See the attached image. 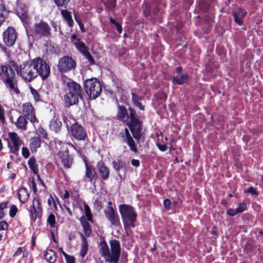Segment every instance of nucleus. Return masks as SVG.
Here are the masks:
<instances>
[{"mask_svg":"<svg viewBox=\"0 0 263 263\" xmlns=\"http://www.w3.org/2000/svg\"><path fill=\"white\" fill-rule=\"evenodd\" d=\"M10 11L6 5L2 2L0 3V26L5 22L9 14Z\"/></svg>","mask_w":263,"mask_h":263,"instance_id":"aec40b11","label":"nucleus"},{"mask_svg":"<svg viewBox=\"0 0 263 263\" xmlns=\"http://www.w3.org/2000/svg\"><path fill=\"white\" fill-rule=\"evenodd\" d=\"M81 237L82 238V245L80 254L82 257H84L86 255L87 252L88 243L86 238L82 233L81 234Z\"/></svg>","mask_w":263,"mask_h":263,"instance_id":"cd10ccee","label":"nucleus"},{"mask_svg":"<svg viewBox=\"0 0 263 263\" xmlns=\"http://www.w3.org/2000/svg\"><path fill=\"white\" fill-rule=\"evenodd\" d=\"M124 228L135 227L137 214L134 208L129 205L121 204L119 206Z\"/></svg>","mask_w":263,"mask_h":263,"instance_id":"39448f33","label":"nucleus"},{"mask_svg":"<svg viewBox=\"0 0 263 263\" xmlns=\"http://www.w3.org/2000/svg\"><path fill=\"white\" fill-rule=\"evenodd\" d=\"M246 208V204L243 203H239L238 207H237L235 210L237 213H240L243 212Z\"/></svg>","mask_w":263,"mask_h":263,"instance_id":"c03bdc74","label":"nucleus"},{"mask_svg":"<svg viewBox=\"0 0 263 263\" xmlns=\"http://www.w3.org/2000/svg\"><path fill=\"white\" fill-rule=\"evenodd\" d=\"M8 203V202H4L0 204V210H3V209H6Z\"/></svg>","mask_w":263,"mask_h":263,"instance_id":"bf43d9fd","label":"nucleus"},{"mask_svg":"<svg viewBox=\"0 0 263 263\" xmlns=\"http://www.w3.org/2000/svg\"><path fill=\"white\" fill-rule=\"evenodd\" d=\"M117 118L122 122L128 124L130 122V115H128L127 110L123 105H118Z\"/></svg>","mask_w":263,"mask_h":263,"instance_id":"a211bd4d","label":"nucleus"},{"mask_svg":"<svg viewBox=\"0 0 263 263\" xmlns=\"http://www.w3.org/2000/svg\"><path fill=\"white\" fill-rule=\"evenodd\" d=\"M132 100L133 103L136 106L138 107L140 110H143L144 107L139 102L142 100V97L138 96L137 94L134 92L132 93Z\"/></svg>","mask_w":263,"mask_h":263,"instance_id":"7c9ffc66","label":"nucleus"},{"mask_svg":"<svg viewBox=\"0 0 263 263\" xmlns=\"http://www.w3.org/2000/svg\"><path fill=\"white\" fill-rule=\"evenodd\" d=\"M112 163L114 168L117 172L120 171L121 169L125 167V163L121 160L114 161Z\"/></svg>","mask_w":263,"mask_h":263,"instance_id":"c9c22d12","label":"nucleus"},{"mask_svg":"<svg viewBox=\"0 0 263 263\" xmlns=\"http://www.w3.org/2000/svg\"><path fill=\"white\" fill-rule=\"evenodd\" d=\"M44 257L49 263H54L57 259L55 252L50 249L45 253Z\"/></svg>","mask_w":263,"mask_h":263,"instance_id":"c85d7f7f","label":"nucleus"},{"mask_svg":"<svg viewBox=\"0 0 263 263\" xmlns=\"http://www.w3.org/2000/svg\"><path fill=\"white\" fill-rule=\"evenodd\" d=\"M63 82L67 91L64 96V100L66 106L69 107L77 104L79 98H83V90L79 84L66 77L63 78Z\"/></svg>","mask_w":263,"mask_h":263,"instance_id":"f257e3e1","label":"nucleus"},{"mask_svg":"<svg viewBox=\"0 0 263 263\" xmlns=\"http://www.w3.org/2000/svg\"><path fill=\"white\" fill-rule=\"evenodd\" d=\"M12 66L16 69L17 73L26 81L30 82L36 77L35 71L34 60L23 63L18 66L14 61H10Z\"/></svg>","mask_w":263,"mask_h":263,"instance_id":"20e7f679","label":"nucleus"},{"mask_svg":"<svg viewBox=\"0 0 263 263\" xmlns=\"http://www.w3.org/2000/svg\"><path fill=\"white\" fill-rule=\"evenodd\" d=\"M66 210L70 216H72V213L70 209L68 207H66Z\"/></svg>","mask_w":263,"mask_h":263,"instance_id":"338daca9","label":"nucleus"},{"mask_svg":"<svg viewBox=\"0 0 263 263\" xmlns=\"http://www.w3.org/2000/svg\"><path fill=\"white\" fill-rule=\"evenodd\" d=\"M65 259L67 263H75V258L73 256L66 255Z\"/></svg>","mask_w":263,"mask_h":263,"instance_id":"8fccbe9b","label":"nucleus"},{"mask_svg":"<svg viewBox=\"0 0 263 263\" xmlns=\"http://www.w3.org/2000/svg\"><path fill=\"white\" fill-rule=\"evenodd\" d=\"M189 80V76L183 73L180 74H176L172 79V82L174 84L182 85L186 83Z\"/></svg>","mask_w":263,"mask_h":263,"instance_id":"412c9836","label":"nucleus"},{"mask_svg":"<svg viewBox=\"0 0 263 263\" xmlns=\"http://www.w3.org/2000/svg\"><path fill=\"white\" fill-rule=\"evenodd\" d=\"M247 12L241 9L233 12V16L236 23L241 26L243 24V18L246 16Z\"/></svg>","mask_w":263,"mask_h":263,"instance_id":"4be33fe9","label":"nucleus"},{"mask_svg":"<svg viewBox=\"0 0 263 263\" xmlns=\"http://www.w3.org/2000/svg\"><path fill=\"white\" fill-rule=\"evenodd\" d=\"M84 87L90 99H95L98 97L102 90L100 82L96 78H91L85 80Z\"/></svg>","mask_w":263,"mask_h":263,"instance_id":"423d86ee","label":"nucleus"},{"mask_svg":"<svg viewBox=\"0 0 263 263\" xmlns=\"http://www.w3.org/2000/svg\"><path fill=\"white\" fill-rule=\"evenodd\" d=\"M61 126V121L58 116H54L50 122L49 127L50 129L57 133L60 130Z\"/></svg>","mask_w":263,"mask_h":263,"instance_id":"393cba45","label":"nucleus"},{"mask_svg":"<svg viewBox=\"0 0 263 263\" xmlns=\"http://www.w3.org/2000/svg\"><path fill=\"white\" fill-rule=\"evenodd\" d=\"M104 212L105 217L112 225L116 227L120 226L119 217L114 208H106Z\"/></svg>","mask_w":263,"mask_h":263,"instance_id":"ddd939ff","label":"nucleus"},{"mask_svg":"<svg viewBox=\"0 0 263 263\" xmlns=\"http://www.w3.org/2000/svg\"><path fill=\"white\" fill-rule=\"evenodd\" d=\"M17 37V33L12 27H8L3 33V42L8 47H12L14 44Z\"/></svg>","mask_w":263,"mask_h":263,"instance_id":"f8f14e48","label":"nucleus"},{"mask_svg":"<svg viewBox=\"0 0 263 263\" xmlns=\"http://www.w3.org/2000/svg\"><path fill=\"white\" fill-rule=\"evenodd\" d=\"M182 68L181 67H178L176 68V74H180L181 73V71Z\"/></svg>","mask_w":263,"mask_h":263,"instance_id":"e2e57ef3","label":"nucleus"},{"mask_svg":"<svg viewBox=\"0 0 263 263\" xmlns=\"http://www.w3.org/2000/svg\"><path fill=\"white\" fill-rule=\"evenodd\" d=\"M34 63L36 77L39 75L43 80L46 79L50 73V68L49 65L40 58L34 59Z\"/></svg>","mask_w":263,"mask_h":263,"instance_id":"9d476101","label":"nucleus"},{"mask_svg":"<svg viewBox=\"0 0 263 263\" xmlns=\"http://www.w3.org/2000/svg\"><path fill=\"white\" fill-rule=\"evenodd\" d=\"M61 14L63 16L64 20L67 22L68 26L70 27L73 26V22L72 19L70 12L68 11L67 10H62Z\"/></svg>","mask_w":263,"mask_h":263,"instance_id":"2f4dec72","label":"nucleus"},{"mask_svg":"<svg viewBox=\"0 0 263 263\" xmlns=\"http://www.w3.org/2000/svg\"><path fill=\"white\" fill-rule=\"evenodd\" d=\"M30 169L35 174H37L39 171L36 160L34 157H31L28 161Z\"/></svg>","mask_w":263,"mask_h":263,"instance_id":"72a5a7b5","label":"nucleus"},{"mask_svg":"<svg viewBox=\"0 0 263 263\" xmlns=\"http://www.w3.org/2000/svg\"><path fill=\"white\" fill-rule=\"evenodd\" d=\"M70 119H68L67 118H64L63 119L64 122L67 127L71 125L70 133L72 136L78 140H85L87 137L84 128L76 122L73 119H72L73 123H71L69 121Z\"/></svg>","mask_w":263,"mask_h":263,"instance_id":"6e6552de","label":"nucleus"},{"mask_svg":"<svg viewBox=\"0 0 263 263\" xmlns=\"http://www.w3.org/2000/svg\"><path fill=\"white\" fill-rule=\"evenodd\" d=\"M32 94L34 96L35 100L36 101H38L40 99V96L39 93L36 91L34 90L33 91H32Z\"/></svg>","mask_w":263,"mask_h":263,"instance_id":"4d7b16f0","label":"nucleus"},{"mask_svg":"<svg viewBox=\"0 0 263 263\" xmlns=\"http://www.w3.org/2000/svg\"><path fill=\"white\" fill-rule=\"evenodd\" d=\"M69 196V194L68 191H66L64 194V198H68Z\"/></svg>","mask_w":263,"mask_h":263,"instance_id":"774afa93","label":"nucleus"},{"mask_svg":"<svg viewBox=\"0 0 263 263\" xmlns=\"http://www.w3.org/2000/svg\"><path fill=\"white\" fill-rule=\"evenodd\" d=\"M26 118V117L25 116H20L16 121L13 122L12 119H11V120L17 128L22 130H25L27 129V125L28 123Z\"/></svg>","mask_w":263,"mask_h":263,"instance_id":"5701e85b","label":"nucleus"},{"mask_svg":"<svg viewBox=\"0 0 263 263\" xmlns=\"http://www.w3.org/2000/svg\"><path fill=\"white\" fill-rule=\"evenodd\" d=\"M157 146L159 149L162 152H165L167 149V146L165 144H157Z\"/></svg>","mask_w":263,"mask_h":263,"instance_id":"5fc2aeb1","label":"nucleus"},{"mask_svg":"<svg viewBox=\"0 0 263 263\" xmlns=\"http://www.w3.org/2000/svg\"><path fill=\"white\" fill-rule=\"evenodd\" d=\"M47 222L50 225L51 227H54L55 220V216L53 214H50L48 218H47Z\"/></svg>","mask_w":263,"mask_h":263,"instance_id":"4c0bfd02","label":"nucleus"},{"mask_svg":"<svg viewBox=\"0 0 263 263\" xmlns=\"http://www.w3.org/2000/svg\"><path fill=\"white\" fill-rule=\"evenodd\" d=\"M132 164L133 165V166H135L136 167H138L140 165V162H139V161L138 160H136V159H133L132 160Z\"/></svg>","mask_w":263,"mask_h":263,"instance_id":"6e6d98bb","label":"nucleus"},{"mask_svg":"<svg viewBox=\"0 0 263 263\" xmlns=\"http://www.w3.org/2000/svg\"><path fill=\"white\" fill-rule=\"evenodd\" d=\"M82 54L88 60L90 64H95V60L89 51H87Z\"/></svg>","mask_w":263,"mask_h":263,"instance_id":"58836bf2","label":"nucleus"},{"mask_svg":"<svg viewBox=\"0 0 263 263\" xmlns=\"http://www.w3.org/2000/svg\"><path fill=\"white\" fill-rule=\"evenodd\" d=\"M17 212V209L15 205H12L10 207L9 215L11 217H14Z\"/></svg>","mask_w":263,"mask_h":263,"instance_id":"79ce46f5","label":"nucleus"},{"mask_svg":"<svg viewBox=\"0 0 263 263\" xmlns=\"http://www.w3.org/2000/svg\"><path fill=\"white\" fill-rule=\"evenodd\" d=\"M84 210H85V216L87 217V219L89 221H92V215L91 213L90 209L89 206L86 204H84Z\"/></svg>","mask_w":263,"mask_h":263,"instance_id":"e433bc0d","label":"nucleus"},{"mask_svg":"<svg viewBox=\"0 0 263 263\" xmlns=\"http://www.w3.org/2000/svg\"><path fill=\"white\" fill-rule=\"evenodd\" d=\"M51 24L52 27L54 28V31L57 32L58 31V26L57 23L55 22L52 21V22H51Z\"/></svg>","mask_w":263,"mask_h":263,"instance_id":"13d9d810","label":"nucleus"},{"mask_svg":"<svg viewBox=\"0 0 263 263\" xmlns=\"http://www.w3.org/2000/svg\"><path fill=\"white\" fill-rule=\"evenodd\" d=\"M39 133L43 138L47 139L48 134L47 132L42 127L39 128Z\"/></svg>","mask_w":263,"mask_h":263,"instance_id":"a18cd8bd","label":"nucleus"},{"mask_svg":"<svg viewBox=\"0 0 263 263\" xmlns=\"http://www.w3.org/2000/svg\"><path fill=\"white\" fill-rule=\"evenodd\" d=\"M130 111V122L127 124L133 135L136 140H140L142 136V122L139 120L136 111L131 108H129Z\"/></svg>","mask_w":263,"mask_h":263,"instance_id":"0eeeda50","label":"nucleus"},{"mask_svg":"<svg viewBox=\"0 0 263 263\" xmlns=\"http://www.w3.org/2000/svg\"><path fill=\"white\" fill-rule=\"evenodd\" d=\"M109 21H110V23L112 24H114L115 25L117 24L118 23L112 18V17H110L109 18Z\"/></svg>","mask_w":263,"mask_h":263,"instance_id":"69168bd1","label":"nucleus"},{"mask_svg":"<svg viewBox=\"0 0 263 263\" xmlns=\"http://www.w3.org/2000/svg\"><path fill=\"white\" fill-rule=\"evenodd\" d=\"M54 2L58 6L66 7L69 0H54Z\"/></svg>","mask_w":263,"mask_h":263,"instance_id":"ea45409f","label":"nucleus"},{"mask_svg":"<svg viewBox=\"0 0 263 263\" xmlns=\"http://www.w3.org/2000/svg\"><path fill=\"white\" fill-rule=\"evenodd\" d=\"M76 67V62L70 57L64 56L61 58L59 61L58 67L61 72H66L72 69H74Z\"/></svg>","mask_w":263,"mask_h":263,"instance_id":"9b49d317","label":"nucleus"},{"mask_svg":"<svg viewBox=\"0 0 263 263\" xmlns=\"http://www.w3.org/2000/svg\"><path fill=\"white\" fill-rule=\"evenodd\" d=\"M109 245L110 249L105 240L101 241L99 245L100 253L106 261L117 263L121 252L120 242L116 239H111L109 241Z\"/></svg>","mask_w":263,"mask_h":263,"instance_id":"f03ea898","label":"nucleus"},{"mask_svg":"<svg viewBox=\"0 0 263 263\" xmlns=\"http://www.w3.org/2000/svg\"><path fill=\"white\" fill-rule=\"evenodd\" d=\"M171 201L170 199H166L165 200H164V201H163V204H164V206L165 207V208L166 209H170V204H171Z\"/></svg>","mask_w":263,"mask_h":263,"instance_id":"603ef678","label":"nucleus"},{"mask_svg":"<svg viewBox=\"0 0 263 263\" xmlns=\"http://www.w3.org/2000/svg\"><path fill=\"white\" fill-rule=\"evenodd\" d=\"M117 30L118 31L119 33H121L122 31V27L121 25L118 23L116 24V25Z\"/></svg>","mask_w":263,"mask_h":263,"instance_id":"680f3d73","label":"nucleus"},{"mask_svg":"<svg viewBox=\"0 0 263 263\" xmlns=\"http://www.w3.org/2000/svg\"><path fill=\"white\" fill-rule=\"evenodd\" d=\"M22 247H20L17 249V250L16 251V252H15V253L14 254V256H16V255H20L22 254Z\"/></svg>","mask_w":263,"mask_h":263,"instance_id":"052dcab7","label":"nucleus"},{"mask_svg":"<svg viewBox=\"0 0 263 263\" xmlns=\"http://www.w3.org/2000/svg\"><path fill=\"white\" fill-rule=\"evenodd\" d=\"M22 112L25 117L31 122L33 123L37 122V120L34 114V108L30 103L26 102L23 104Z\"/></svg>","mask_w":263,"mask_h":263,"instance_id":"4468645a","label":"nucleus"},{"mask_svg":"<svg viewBox=\"0 0 263 263\" xmlns=\"http://www.w3.org/2000/svg\"><path fill=\"white\" fill-rule=\"evenodd\" d=\"M85 177L88 179L89 181L92 182L93 179L96 178L95 169L93 166L89 165L87 163H85Z\"/></svg>","mask_w":263,"mask_h":263,"instance_id":"b1692460","label":"nucleus"},{"mask_svg":"<svg viewBox=\"0 0 263 263\" xmlns=\"http://www.w3.org/2000/svg\"><path fill=\"white\" fill-rule=\"evenodd\" d=\"M124 141L127 144L130 148V149L132 152L134 153L137 152L138 151L135 144V142L132 137H130L127 139H124Z\"/></svg>","mask_w":263,"mask_h":263,"instance_id":"f704fd0d","label":"nucleus"},{"mask_svg":"<svg viewBox=\"0 0 263 263\" xmlns=\"http://www.w3.org/2000/svg\"><path fill=\"white\" fill-rule=\"evenodd\" d=\"M41 140L38 137H34L31 139L30 148L32 153L36 152L37 149L41 146Z\"/></svg>","mask_w":263,"mask_h":263,"instance_id":"a878e982","label":"nucleus"},{"mask_svg":"<svg viewBox=\"0 0 263 263\" xmlns=\"http://www.w3.org/2000/svg\"><path fill=\"white\" fill-rule=\"evenodd\" d=\"M11 66L10 63V65H1L0 75L10 92L12 94L18 95L20 92L17 86L15 72Z\"/></svg>","mask_w":263,"mask_h":263,"instance_id":"7ed1b4c3","label":"nucleus"},{"mask_svg":"<svg viewBox=\"0 0 263 263\" xmlns=\"http://www.w3.org/2000/svg\"><path fill=\"white\" fill-rule=\"evenodd\" d=\"M247 192L251 194L252 195L257 196L258 195V192L256 191L255 189L253 186L250 187L247 190Z\"/></svg>","mask_w":263,"mask_h":263,"instance_id":"de8ad7c7","label":"nucleus"},{"mask_svg":"<svg viewBox=\"0 0 263 263\" xmlns=\"http://www.w3.org/2000/svg\"><path fill=\"white\" fill-rule=\"evenodd\" d=\"M81 223L83 227L85 235L87 237L90 236L92 234V231L89 223L84 218H81Z\"/></svg>","mask_w":263,"mask_h":263,"instance_id":"c756f323","label":"nucleus"},{"mask_svg":"<svg viewBox=\"0 0 263 263\" xmlns=\"http://www.w3.org/2000/svg\"><path fill=\"white\" fill-rule=\"evenodd\" d=\"M30 212L31 219L33 221H35L37 218L41 217L42 211L39 199L36 198L33 199L32 204L30 208Z\"/></svg>","mask_w":263,"mask_h":263,"instance_id":"2eb2a0df","label":"nucleus"},{"mask_svg":"<svg viewBox=\"0 0 263 263\" xmlns=\"http://www.w3.org/2000/svg\"><path fill=\"white\" fill-rule=\"evenodd\" d=\"M22 155L25 158H28L30 155V153L28 148L23 147L22 148Z\"/></svg>","mask_w":263,"mask_h":263,"instance_id":"49530a36","label":"nucleus"},{"mask_svg":"<svg viewBox=\"0 0 263 263\" xmlns=\"http://www.w3.org/2000/svg\"><path fill=\"white\" fill-rule=\"evenodd\" d=\"M74 45L82 54L88 51L85 44L83 42L81 41L80 39H78L77 42H74Z\"/></svg>","mask_w":263,"mask_h":263,"instance_id":"473e14b6","label":"nucleus"},{"mask_svg":"<svg viewBox=\"0 0 263 263\" xmlns=\"http://www.w3.org/2000/svg\"><path fill=\"white\" fill-rule=\"evenodd\" d=\"M59 156L63 167L66 169L70 168L73 163V159L68 154V151L60 152Z\"/></svg>","mask_w":263,"mask_h":263,"instance_id":"dca6fc26","label":"nucleus"},{"mask_svg":"<svg viewBox=\"0 0 263 263\" xmlns=\"http://www.w3.org/2000/svg\"><path fill=\"white\" fill-rule=\"evenodd\" d=\"M227 213L230 216H234L237 214V212H236V210L229 209L227 211Z\"/></svg>","mask_w":263,"mask_h":263,"instance_id":"3c124183","label":"nucleus"},{"mask_svg":"<svg viewBox=\"0 0 263 263\" xmlns=\"http://www.w3.org/2000/svg\"><path fill=\"white\" fill-rule=\"evenodd\" d=\"M5 121V109L2 105L0 104V121L4 123Z\"/></svg>","mask_w":263,"mask_h":263,"instance_id":"a19ab883","label":"nucleus"},{"mask_svg":"<svg viewBox=\"0 0 263 263\" xmlns=\"http://www.w3.org/2000/svg\"><path fill=\"white\" fill-rule=\"evenodd\" d=\"M51 27L46 22L42 20L35 23L31 28L33 34L37 37H47L51 35Z\"/></svg>","mask_w":263,"mask_h":263,"instance_id":"1a4fd4ad","label":"nucleus"},{"mask_svg":"<svg viewBox=\"0 0 263 263\" xmlns=\"http://www.w3.org/2000/svg\"><path fill=\"white\" fill-rule=\"evenodd\" d=\"M97 167L102 179L103 180H107L109 175V169L105 164L104 162L102 161L98 162L97 164Z\"/></svg>","mask_w":263,"mask_h":263,"instance_id":"6ab92c4d","label":"nucleus"},{"mask_svg":"<svg viewBox=\"0 0 263 263\" xmlns=\"http://www.w3.org/2000/svg\"><path fill=\"white\" fill-rule=\"evenodd\" d=\"M9 137L13 144V146L10 147V151L11 153L15 154L19 151L20 146L23 144V142L15 132L9 133Z\"/></svg>","mask_w":263,"mask_h":263,"instance_id":"f3484780","label":"nucleus"},{"mask_svg":"<svg viewBox=\"0 0 263 263\" xmlns=\"http://www.w3.org/2000/svg\"><path fill=\"white\" fill-rule=\"evenodd\" d=\"M17 195L18 199L22 203H25L29 197V193L25 188H21L18 191Z\"/></svg>","mask_w":263,"mask_h":263,"instance_id":"bb28decb","label":"nucleus"},{"mask_svg":"<svg viewBox=\"0 0 263 263\" xmlns=\"http://www.w3.org/2000/svg\"><path fill=\"white\" fill-rule=\"evenodd\" d=\"M150 12H151L150 5L147 3L144 4V10H143V13L144 14V15L146 16H148L150 14Z\"/></svg>","mask_w":263,"mask_h":263,"instance_id":"37998d69","label":"nucleus"},{"mask_svg":"<svg viewBox=\"0 0 263 263\" xmlns=\"http://www.w3.org/2000/svg\"><path fill=\"white\" fill-rule=\"evenodd\" d=\"M124 132H125V135H124V136L122 137L123 138V140L124 139H127V138H129L130 137H132V136H131V135H130V134L129 133V132L128 129L127 128H126L125 129Z\"/></svg>","mask_w":263,"mask_h":263,"instance_id":"864d4df0","label":"nucleus"},{"mask_svg":"<svg viewBox=\"0 0 263 263\" xmlns=\"http://www.w3.org/2000/svg\"><path fill=\"white\" fill-rule=\"evenodd\" d=\"M8 228V224L5 221L0 222V230H6Z\"/></svg>","mask_w":263,"mask_h":263,"instance_id":"09e8293b","label":"nucleus"},{"mask_svg":"<svg viewBox=\"0 0 263 263\" xmlns=\"http://www.w3.org/2000/svg\"><path fill=\"white\" fill-rule=\"evenodd\" d=\"M59 251H60V252L64 255V256L65 257V258L66 257V255H68L66 252H65L63 249L62 248H59Z\"/></svg>","mask_w":263,"mask_h":263,"instance_id":"0e129e2a","label":"nucleus"}]
</instances>
